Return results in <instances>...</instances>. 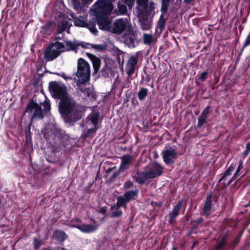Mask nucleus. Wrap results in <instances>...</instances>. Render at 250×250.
Here are the masks:
<instances>
[{
	"mask_svg": "<svg viewBox=\"0 0 250 250\" xmlns=\"http://www.w3.org/2000/svg\"><path fill=\"white\" fill-rule=\"evenodd\" d=\"M204 221V219L202 217H199L196 220H194L192 221V225L194 227H197L199 224L202 223Z\"/></svg>",
	"mask_w": 250,
	"mask_h": 250,
	"instance_id": "nucleus-41",
	"label": "nucleus"
},
{
	"mask_svg": "<svg viewBox=\"0 0 250 250\" xmlns=\"http://www.w3.org/2000/svg\"><path fill=\"white\" fill-rule=\"evenodd\" d=\"M117 201L115 204L116 208L121 207L125 206V204L127 203L126 200L123 197L122 195L119 196L117 198Z\"/></svg>",
	"mask_w": 250,
	"mask_h": 250,
	"instance_id": "nucleus-36",
	"label": "nucleus"
},
{
	"mask_svg": "<svg viewBox=\"0 0 250 250\" xmlns=\"http://www.w3.org/2000/svg\"><path fill=\"white\" fill-rule=\"evenodd\" d=\"M132 28L131 23L127 18H120L116 20L111 25L110 32L117 34L125 33Z\"/></svg>",
	"mask_w": 250,
	"mask_h": 250,
	"instance_id": "nucleus-6",
	"label": "nucleus"
},
{
	"mask_svg": "<svg viewBox=\"0 0 250 250\" xmlns=\"http://www.w3.org/2000/svg\"><path fill=\"white\" fill-rule=\"evenodd\" d=\"M118 15H124L126 13L127 9L126 6L120 2L118 4V9L115 10Z\"/></svg>",
	"mask_w": 250,
	"mask_h": 250,
	"instance_id": "nucleus-34",
	"label": "nucleus"
},
{
	"mask_svg": "<svg viewBox=\"0 0 250 250\" xmlns=\"http://www.w3.org/2000/svg\"><path fill=\"white\" fill-rule=\"evenodd\" d=\"M133 186L132 182L130 180L125 182L124 184L123 187L125 189L129 188Z\"/></svg>",
	"mask_w": 250,
	"mask_h": 250,
	"instance_id": "nucleus-45",
	"label": "nucleus"
},
{
	"mask_svg": "<svg viewBox=\"0 0 250 250\" xmlns=\"http://www.w3.org/2000/svg\"><path fill=\"white\" fill-rule=\"evenodd\" d=\"M148 0H137L136 12L149 11V9L152 7L155 10V3L153 2H149L148 4Z\"/></svg>",
	"mask_w": 250,
	"mask_h": 250,
	"instance_id": "nucleus-13",
	"label": "nucleus"
},
{
	"mask_svg": "<svg viewBox=\"0 0 250 250\" xmlns=\"http://www.w3.org/2000/svg\"><path fill=\"white\" fill-rule=\"evenodd\" d=\"M250 152V151H249V150H248L246 149V150L243 152V156L245 157L247 156Z\"/></svg>",
	"mask_w": 250,
	"mask_h": 250,
	"instance_id": "nucleus-53",
	"label": "nucleus"
},
{
	"mask_svg": "<svg viewBox=\"0 0 250 250\" xmlns=\"http://www.w3.org/2000/svg\"><path fill=\"white\" fill-rule=\"evenodd\" d=\"M43 106H44V108L47 110H49L50 109V105L49 102H48V101L44 102V103L43 104Z\"/></svg>",
	"mask_w": 250,
	"mask_h": 250,
	"instance_id": "nucleus-49",
	"label": "nucleus"
},
{
	"mask_svg": "<svg viewBox=\"0 0 250 250\" xmlns=\"http://www.w3.org/2000/svg\"><path fill=\"white\" fill-rule=\"evenodd\" d=\"M72 4L74 8L80 12L83 10V7L87 5V1L86 0H73Z\"/></svg>",
	"mask_w": 250,
	"mask_h": 250,
	"instance_id": "nucleus-25",
	"label": "nucleus"
},
{
	"mask_svg": "<svg viewBox=\"0 0 250 250\" xmlns=\"http://www.w3.org/2000/svg\"><path fill=\"white\" fill-rule=\"evenodd\" d=\"M234 169L235 167L233 164L231 165L223 174L222 176L219 180V183L222 182L224 186H228L229 185H226L225 184L228 183V177L231 175L232 172L234 171Z\"/></svg>",
	"mask_w": 250,
	"mask_h": 250,
	"instance_id": "nucleus-22",
	"label": "nucleus"
},
{
	"mask_svg": "<svg viewBox=\"0 0 250 250\" xmlns=\"http://www.w3.org/2000/svg\"><path fill=\"white\" fill-rule=\"evenodd\" d=\"M50 149L51 150L52 152H57L59 151V149L57 147L54 146L53 145L50 146Z\"/></svg>",
	"mask_w": 250,
	"mask_h": 250,
	"instance_id": "nucleus-50",
	"label": "nucleus"
},
{
	"mask_svg": "<svg viewBox=\"0 0 250 250\" xmlns=\"http://www.w3.org/2000/svg\"><path fill=\"white\" fill-rule=\"evenodd\" d=\"M155 42V39L151 34H144L143 35V42L145 44L150 45Z\"/></svg>",
	"mask_w": 250,
	"mask_h": 250,
	"instance_id": "nucleus-32",
	"label": "nucleus"
},
{
	"mask_svg": "<svg viewBox=\"0 0 250 250\" xmlns=\"http://www.w3.org/2000/svg\"><path fill=\"white\" fill-rule=\"evenodd\" d=\"M98 14L107 16L113 9V5L110 0H98L93 5Z\"/></svg>",
	"mask_w": 250,
	"mask_h": 250,
	"instance_id": "nucleus-7",
	"label": "nucleus"
},
{
	"mask_svg": "<svg viewBox=\"0 0 250 250\" xmlns=\"http://www.w3.org/2000/svg\"><path fill=\"white\" fill-rule=\"evenodd\" d=\"M172 250H177V248L175 247H173L172 249Z\"/></svg>",
	"mask_w": 250,
	"mask_h": 250,
	"instance_id": "nucleus-56",
	"label": "nucleus"
},
{
	"mask_svg": "<svg viewBox=\"0 0 250 250\" xmlns=\"http://www.w3.org/2000/svg\"><path fill=\"white\" fill-rule=\"evenodd\" d=\"M106 211V208L105 207H103L102 208H101L100 210V212L102 213V214H104L105 212Z\"/></svg>",
	"mask_w": 250,
	"mask_h": 250,
	"instance_id": "nucleus-52",
	"label": "nucleus"
},
{
	"mask_svg": "<svg viewBox=\"0 0 250 250\" xmlns=\"http://www.w3.org/2000/svg\"><path fill=\"white\" fill-rule=\"evenodd\" d=\"M72 18L74 19V24L76 26L86 27L89 26V23L86 22L87 15L83 14V16H80V17L83 19L76 18L74 14H70Z\"/></svg>",
	"mask_w": 250,
	"mask_h": 250,
	"instance_id": "nucleus-18",
	"label": "nucleus"
},
{
	"mask_svg": "<svg viewBox=\"0 0 250 250\" xmlns=\"http://www.w3.org/2000/svg\"><path fill=\"white\" fill-rule=\"evenodd\" d=\"M53 236L58 241L61 242H63L67 238L66 234L64 231L61 230L55 231L53 233Z\"/></svg>",
	"mask_w": 250,
	"mask_h": 250,
	"instance_id": "nucleus-28",
	"label": "nucleus"
},
{
	"mask_svg": "<svg viewBox=\"0 0 250 250\" xmlns=\"http://www.w3.org/2000/svg\"><path fill=\"white\" fill-rule=\"evenodd\" d=\"M148 94V90L146 88H141L138 93V99L140 101L144 100Z\"/></svg>",
	"mask_w": 250,
	"mask_h": 250,
	"instance_id": "nucleus-35",
	"label": "nucleus"
},
{
	"mask_svg": "<svg viewBox=\"0 0 250 250\" xmlns=\"http://www.w3.org/2000/svg\"><path fill=\"white\" fill-rule=\"evenodd\" d=\"M242 168H243V163L241 161H239V165H238L234 175L229 180H228V183L225 184V185H229L230 184H231V183L237 178V176L238 175L239 172H240V171L242 170Z\"/></svg>",
	"mask_w": 250,
	"mask_h": 250,
	"instance_id": "nucleus-29",
	"label": "nucleus"
},
{
	"mask_svg": "<svg viewBox=\"0 0 250 250\" xmlns=\"http://www.w3.org/2000/svg\"><path fill=\"white\" fill-rule=\"evenodd\" d=\"M123 40L125 43L129 47L134 48L137 44L135 36L132 28H131L129 31L125 33Z\"/></svg>",
	"mask_w": 250,
	"mask_h": 250,
	"instance_id": "nucleus-12",
	"label": "nucleus"
},
{
	"mask_svg": "<svg viewBox=\"0 0 250 250\" xmlns=\"http://www.w3.org/2000/svg\"><path fill=\"white\" fill-rule=\"evenodd\" d=\"M74 227L79 229L81 231L85 233H90L95 232L98 228V225H91L88 224H81L74 225Z\"/></svg>",
	"mask_w": 250,
	"mask_h": 250,
	"instance_id": "nucleus-17",
	"label": "nucleus"
},
{
	"mask_svg": "<svg viewBox=\"0 0 250 250\" xmlns=\"http://www.w3.org/2000/svg\"><path fill=\"white\" fill-rule=\"evenodd\" d=\"M164 162L167 165H170L174 163V160L178 157V153L173 147H166L161 153Z\"/></svg>",
	"mask_w": 250,
	"mask_h": 250,
	"instance_id": "nucleus-9",
	"label": "nucleus"
},
{
	"mask_svg": "<svg viewBox=\"0 0 250 250\" xmlns=\"http://www.w3.org/2000/svg\"><path fill=\"white\" fill-rule=\"evenodd\" d=\"M166 19L164 18V14L162 13L157 23V28L161 33L164 29L166 25Z\"/></svg>",
	"mask_w": 250,
	"mask_h": 250,
	"instance_id": "nucleus-31",
	"label": "nucleus"
},
{
	"mask_svg": "<svg viewBox=\"0 0 250 250\" xmlns=\"http://www.w3.org/2000/svg\"><path fill=\"white\" fill-rule=\"evenodd\" d=\"M86 0L87 1V4L91 3L93 1V0Z\"/></svg>",
	"mask_w": 250,
	"mask_h": 250,
	"instance_id": "nucleus-55",
	"label": "nucleus"
},
{
	"mask_svg": "<svg viewBox=\"0 0 250 250\" xmlns=\"http://www.w3.org/2000/svg\"><path fill=\"white\" fill-rule=\"evenodd\" d=\"M133 179L139 184H144L146 181L150 180L146 171L144 172L137 171L133 176Z\"/></svg>",
	"mask_w": 250,
	"mask_h": 250,
	"instance_id": "nucleus-19",
	"label": "nucleus"
},
{
	"mask_svg": "<svg viewBox=\"0 0 250 250\" xmlns=\"http://www.w3.org/2000/svg\"><path fill=\"white\" fill-rule=\"evenodd\" d=\"M138 189H136L134 190H129L125 192L122 196L126 201L128 202L134 199V197L138 194Z\"/></svg>",
	"mask_w": 250,
	"mask_h": 250,
	"instance_id": "nucleus-27",
	"label": "nucleus"
},
{
	"mask_svg": "<svg viewBox=\"0 0 250 250\" xmlns=\"http://www.w3.org/2000/svg\"><path fill=\"white\" fill-rule=\"evenodd\" d=\"M97 24L100 29L110 31L111 23L107 16H102V17L98 18Z\"/></svg>",
	"mask_w": 250,
	"mask_h": 250,
	"instance_id": "nucleus-15",
	"label": "nucleus"
},
{
	"mask_svg": "<svg viewBox=\"0 0 250 250\" xmlns=\"http://www.w3.org/2000/svg\"><path fill=\"white\" fill-rule=\"evenodd\" d=\"M63 78H64L66 80H71V78L69 76H66L64 73H62V74H60Z\"/></svg>",
	"mask_w": 250,
	"mask_h": 250,
	"instance_id": "nucleus-51",
	"label": "nucleus"
},
{
	"mask_svg": "<svg viewBox=\"0 0 250 250\" xmlns=\"http://www.w3.org/2000/svg\"><path fill=\"white\" fill-rule=\"evenodd\" d=\"M245 176V174H242L240 178H242Z\"/></svg>",
	"mask_w": 250,
	"mask_h": 250,
	"instance_id": "nucleus-57",
	"label": "nucleus"
},
{
	"mask_svg": "<svg viewBox=\"0 0 250 250\" xmlns=\"http://www.w3.org/2000/svg\"><path fill=\"white\" fill-rule=\"evenodd\" d=\"M138 62V55L131 56L128 60L125 65V71L128 75V79L134 74Z\"/></svg>",
	"mask_w": 250,
	"mask_h": 250,
	"instance_id": "nucleus-11",
	"label": "nucleus"
},
{
	"mask_svg": "<svg viewBox=\"0 0 250 250\" xmlns=\"http://www.w3.org/2000/svg\"><path fill=\"white\" fill-rule=\"evenodd\" d=\"M246 149L250 151V142L247 144Z\"/></svg>",
	"mask_w": 250,
	"mask_h": 250,
	"instance_id": "nucleus-54",
	"label": "nucleus"
},
{
	"mask_svg": "<svg viewBox=\"0 0 250 250\" xmlns=\"http://www.w3.org/2000/svg\"><path fill=\"white\" fill-rule=\"evenodd\" d=\"M88 45L87 43L77 40H75L74 42L67 41L65 45V51L76 50L79 46H82L83 47H88Z\"/></svg>",
	"mask_w": 250,
	"mask_h": 250,
	"instance_id": "nucleus-16",
	"label": "nucleus"
},
{
	"mask_svg": "<svg viewBox=\"0 0 250 250\" xmlns=\"http://www.w3.org/2000/svg\"><path fill=\"white\" fill-rule=\"evenodd\" d=\"M210 109V107L208 106L202 112L200 116L198 119V126L199 127H201L206 122L209 116Z\"/></svg>",
	"mask_w": 250,
	"mask_h": 250,
	"instance_id": "nucleus-20",
	"label": "nucleus"
},
{
	"mask_svg": "<svg viewBox=\"0 0 250 250\" xmlns=\"http://www.w3.org/2000/svg\"><path fill=\"white\" fill-rule=\"evenodd\" d=\"M135 0H124V3L126 4L129 9L131 8L134 4Z\"/></svg>",
	"mask_w": 250,
	"mask_h": 250,
	"instance_id": "nucleus-46",
	"label": "nucleus"
},
{
	"mask_svg": "<svg viewBox=\"0 0 250 250\" xmlns=\"http://www.w3.org/2000/svg\"><path fill=\"white\" fill-rule=\"evenodd\" d=\"M150 8L149 11L136 12L141 28L143 30H149L152 28L155 11L153 7Z\"/></svg>",
	"mask_w": 250,
	"mask_h": 250,
	"instance_id": "nucleus-3",
	"label": "nucleus"
},
{
	"mask_svg": "<svg viewBox=\"0 0 250 250\" xmlns=\"http://www.w3.org/2000/svg\"><path fill=\"white\" fill-rule=\"evenodd\" d=\"M59 111L64 122L69 125L80 120L83 115V107L68 97L59 103Z\"/></svg>",
	"mask_w": 250,
	"mask_h": 250,
	"instance_id": "nucleus-2",
	"label": "nucleus"
},
{
	"mask_svg": "<svg viewBox=\"0 0 250 250\" xmlns=\"http://www.w3.org/2000/svg\"><path fill=\"white\" fill-rule=\"evenodd\" d=\"M194 245H193V246H192V247H191V249H193V247H194Z\"/></svg>",
	"mask_w": 250,
	"mask_h": 250,
	"instance_id": "nucleus-58",
	"label": "nucleus"
},
{
	"mask_svg": "<svg viewBox=\"0 0 250 250\" xmlns=\"http://www.w3.org/2000/svg\"><path fill=\"white\" fill-rule=\"evenodd\" d=\"M76 76L77 78L74 79V82L78 92H80L85 97L91 96L92 99H95L93 88L89 84L90 67L89 63L83 58L78 60Z\"/></svg>",
	"mask_w": 250,
	"mask_h": 250,
	"instance_id": "nucleus-1",
	"label": "nucleus"
},
{
	"mask_svg": "<svg viewBox=\"0 0 250 250\" xmlns=\"http://www.w3.org/2000/svg\"><path fill=\"white\" fill-rule=\"evenodd\" d=\"M148 178L153 179L160 176L163 173V167L156 162L149 163L145 168Z\"/></svg>",
	"mask_w": 250,
	"mask_h": 250,
	"instance_id": "nucleus-8",
	"label": "nucleus"
},
{
	"mask_svg": "<svg viewBox=\"0 0 250 250\" xmlns=\"http://www.w3.org/2000/svg\"><path fill=\"white\" fill-rule=\"evenodd\" d=\"M87 43L88 44V48H90V47H91L95 49L99 50H102L104 49V47L102 45L94 44H90V43Z\"/></svg>",
	"mask_w": 250,
	"mask_h": 250,
	"instance_id": "nucleus-42",
	"label": "nucleus"
},
{
	"mask_svg": "<svg viewBox=\"0 0 250 250\" xmlns=\"http://www.w3.org/2000/svg\"><path fill=\"white\" fill-rule=\"evenodd\" d=\"M208 72L207 71H204L202 72L200 76L199 79L203 82L205 81L207 78Z\"/></svg>",
	"mask_w": 250,
	"mask_h": 250,
	"instance_id": "nucleus-47",
	"label": "nucleus"
},
{
	"mask_svg": "<svg viewBox=\"0 0 250 250\" xmlns=\"http://www.w3.org/2000/svg\"><path fill=\"white\" fill-rule=\"evenodd\" d=\"M69 25V22L67 20H63L59 22L58 26V33L60 34L64 31Z\"/></svg>",
	"mask_w": 250,
	"mask_h": 250,
	"instance_id": "nucleus-30",
	"label": "nucleus"
},
{
	"mask_svg": "<svg viewBox=\"0 0 250 250\" xmlns=\"http://www.w3.org/2000/svg\"><path fill=\"white\" fill-rule=\"evenodd\" d=\"M49 89L51 95L54 98L61 101L67 97V87L59 82H51L49 83Z\"/></svg>",
	"mask_w": 250,
	"mask_h": 250,
	"instance_id": "nucleus-5",
	"label": "nucleus"
},
{
	"mask_svg": "<svg viewBox=\"0 0 250 250\" xmlns=\"http://www.w3.org/2000/svg\"><path fill=\"white\" fill-rule=\"evenodd\" d=\"M33 243L35 249L37 250L41 246V241L38 238H34Z\"/></svg>",
	"mask_w": 250,
	"mask_h": 250,
	"instance_id": "nucleus-43",
	"label": "nucleus"
},
{
	"mask_svg": "<svg viewBox=\"0 0 250 250\" xmlns=\"http://www.w3.org/2000/svg\"><path fill=\"white\" fill-rule=\"evenodd\" d=\"M122 214V211L121 210H117L114 211L111 213V217H118Z\"/></svg>",
	"mask_w": 250,
	"mask_h": 250,
	"instance_id": "nucleus-44",
	"label": "nucleus"
},
{
	"mask_svg": "<svg viewBox=\"0 0 250 250\" xmlns=\"http://www.w3.org/2000/svg\"><path fill=\"white\" fill-rule=\"evenodd\" d=\"M170 0H162L161 1V8L160 9L161 12L164 14L167 12Z\"/></svg>",
	"mask_w": 250,
	"mask_h": 250,
	"instance_id": "nucleus-33",
	"label": "nucleus"
},
{
	"mask_svg": "<svg viewBox=\"0 0 250 250\" xmlns=\"http://www.w3.org/2000/svg\"><path fill=\"white\" fill-rule=\"evenodd\" d=\"M212 195H208L203 207V213L205 215H208L211 213L212 208Z\"/></svg>",
	"mask_w": 250,
	"mask_h": 250,
	"instance_id": "nucleus-23",
	"label": "nucleus"
},
{
	"mask_svg": "<svg viewBox=\"0 0 250 250\" xmlns=\"http://www.w3.org/2000/svg\"><path fill=\"white\" fill-rule=\"evenodd\" d=\"M100 117V114L98 112L94 111L88 116L87 119L95 127H96Z\"/></svg>",
	"mask_w": 250,
	"mask_h": 250,
	"instance_id": "nucleus-26",
	"label": "nucleus"
},
{
	"mask_svg": "<svg viewBox=\"0 0 250 250\" xmlns=\"http://www.w3.org/2000/svg\"><path fill=\"white\" fill-rule=\"evenodd\" d=\"M65 45L63 43L59 42H53L46 49L44 58L47 61H52L59 56L62 52H65Z\"/></svg>",
	"mask_w": 250,
	"mask_h": 250,
	"instance_id": "nucleus-4",
	"label": "nucleus"
},
{
	"mask_svg": "<svg viewBox=\"0 0 250 250\" xmlns=\"http://www.w3.org/2000/svg\"><path fill=\"white\" fill-rule=\"evenodd\" d=\"M226 242V238L223 237L221 241L218 242V244L215 248V250H222Z\"/></svg>",
	"mask_w": 250,
	"mask_h": 250,
	"instance_id": "nucleus-39",
	"label": "nucleus"
},
{
	"mask_svg": "<svg viewBox=\"0 0 250 250\" xmlns=\"http://www.w3.org/2000/svg\"><path fill=\"white\" fill-rule=\"evenodd\" d=\"M86 55L92 63L95 72L97 73L99 71L101 65L100 59L89 53H87Z\"/></svg>",
	"mask_w": 250,
	"mask_h": 250,
	"instance_id": "nucleus-21",
	"label": "nucleus"
},
{
	"mask_svg": "<svg viewBox=\"0 0 250 250\" xmlns=\"http://www.w3.org/2000/svg\"><path fill=\"white\" fill-rule=\"evenodd\" d=\"M89 23V26L86 27V28H87L89 29V31L92 33L94 35H96L97 34L98 30L97 28L95 27V24H91L90 22Z\"/></svg>",
	"mask_w": 250,
	"mask_h": 250,
	"instance_id": "nucleus-40",
	"label": "nucleus"
},
{
	"mask_svg": "<svg viewBox=\"0 0 250 250\" xmlns=\"http://www.w3.org/2000/svg\"><path fill=\"white\" fill-rule=\"evenodd\" d=\"M250 44V31L249 33L248 34L245 42L244 43L243 47H245Z\"/></svg>",
	"mask_w": 250,
	"mask_h": 250,
	"instance_id": "nucleus-48",
	"label": "nucleus"
},
{
	"mask_svg": "<svg viewBox=\"0 0 250 250\" xmlns=\"http://www.w3.org/2000/svg\"><path fill=\"white\" fill-rule=\"evenodd\" d=\"M183 203V201L180 200L178 201L177 204L174 206L171 211L168 215V221L170 224H172L174 219L179 215Z\"/></svg>",
	"mask_w": 250,
	"mask_h": 250,
	"instance_id": "nucleus-14",
	"label": "nucleus"
},
{
	"mask_svg": "<svg viewBox=\"0 0 250 250\" xmlns=\"http://www.w3.org/2000/svg\"><path fill=\"white\" fill-rule=\"evenodd\" d=\"M29 170L32 174H36L38 170L40 169V167L36 164H31L29 167Z\"/></svg>",
	"mask_w": 250,
	"mask_h": 250,
	"instance_id": "nucleus-38",
	"label": "nucleus"
},
{
	"mask_svg": "<svg viewBox=\"0 0 250 250\" xmlns=\"http://www.w3.org/2000/svg\"><path fill=\"white\" fill-rule=\"evenodd\" d=\"M25 111L28 113L33 112L32 119H42L43 118V113L41 106L33 101L30 102Z\"/></svg>",
	"mask_w": 250,
	"mask_h": 250,
	"instance_id": "nucleus-10",
	"label": "nucleus"
},
{
	"mask_svg": "<svg viewBox=\"0 0 250 250\" xmlns=\"http://www.w3.org/2000/svg\"><path fill=\"white\" fill-rule=\"evenodd\" d=\"M96 127L94 126L93 128L88 129L86 131L83 133V137L86 138L88 137H93V135L96 133Z\"/></svg>",
	"mask_w": 250,
	"mask_h": 250,
	"instance_id": "nucleus-37",
	"label": "nucleus"
},
{
	"mask_svg": "<svg viewBox=\"0 0 250 250\" xmlns=\"http://www.w3.org/2000/svg\"><path fill=\"white\" fill-rule=\"evenodd\" d=\"M122 162L120 164L119 170L126 169L128 165L131 162L132 157L130 155H123L121 158Z\"/></svg>",
	"mask_w": 250,
	"mask_h": 250,
	"instance_id": "nucleus-24",
	"label": "nucleus"
}]
</instances>
